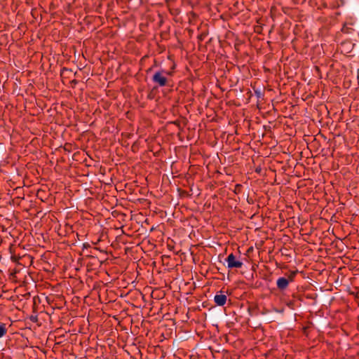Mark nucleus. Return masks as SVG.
Returning a JSON list of instances; mask_svg holds the SVG:
<instances>
[{"label":"nucleus","mask_w":359,"mask_h":359,"mask_svg":"<svg viewBox=\"0 0 359 359\" xmlns=\"http://www.w3.org/2000/svg\"><path fill=\"white\" fill-rule=\"evenodd\" d=\"M168 74L169 73L165 72L164 71H158L156 72L153 77H152V81L157 84L159 87H163L166 86L167 84V78L164 75V74Z\"/></svg>","instance_id":"1"},{"label":"nucleus","mask_w":359,"mask_h":359,"mask_svg":"<svg viewBox=\"0 0 359 359\" xmlns=\"http://www.w3.org/2000/svg\"><path fill=\"white\" fill-rule=\"evenodd\" d=\"M226 262H227V267L229 269H239L243 266L242 262L236 259V256L233 253H231L228 255L227 258L226 259Z\"/></svg>","instance_id":"2"},{"label":"nucleus","mask_w":359,"mask_h":359,"mask_svg":"<svg viewBox=\"0 0 359 359\" xmlns=\"http://www.w3.org/2000/svg\"><path fill=\"white\" fill-rule=\"evenodd\" d=\"M226 296L222 294V292L219 294H217L214 297L215 303L219 306H224L226 302Z\"/></svg>","instance_id":"3"},{"label":"nucleus","mask_w":359,"mask_h":359,"mask_svg":"<svg viewBox=\"0 0 359 359\" xmlns=\"http://www.w3.org/2000/svg\"><path fill=\"white\" fill-rule=\"evenodd\" d=\"M289 283L286 278L280 277L276 281L277 287L280 290H284L288 287Z\"/></svg>","instance_id":"4"},{"label":"nucleus","mask_w":359,"mask_h":359,"mask_svg":"<svg viewBox=\"0 0 359 359\" xmlns=\"http://www.w3.org/2000/svg\"><path fill=\"white\" fill-rule=\"evenodd\" d=\"M7 333V328L6 324L1 323L0 324V338L4 337Z\"/></svg>","instance_id":"5"},{"label":"nucleus","mask_w":359,"mask_h":359,"mask_svg":"<svg viewBox=\"0 0 359 359\" xmlns=\"http://www.w3.org/2000/svg\"><path fill=\"white\" fill-rule=\"evenodd\" d=\"M297 273V271H292L290 273V274L288 275V278H287L289 282H292L296 276Z\"/></svg>","instance_id":"6"}]
</instances>
